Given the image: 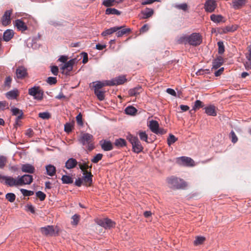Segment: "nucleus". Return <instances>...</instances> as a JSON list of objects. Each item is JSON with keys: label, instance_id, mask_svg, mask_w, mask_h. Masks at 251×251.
<instances>
[{"label": "nucleus", "instance_id": "22", "mask_svg": "<svg viewBox=\"0 0 251 251\" xmlns=\"http://www.w3.org/2000/svg\"><path fill=\"white\" fill-rule=\"evenodd\" d=\"M14 31L12 29H6L3 33V39L4 41H10L14 36Z\"/></svg>", "mask_w": 251, "mask_h": 251}, {"label": "nucleus", "instance_id": "54", "mask_svg": "<svg viewBox=\"0 0 251 251\" xmlns=\"http://www.w3.org/2000/svg\"><path fill=\"white\" fill-rule=\"evenodd\" d=\"M6 157L3 155H0V169H3L6 163Z\"/></svg>", "mask_w": 251, "mask_h": 251}, {"label": "nucleus", "instance_id": "39", "mask_svg": "<svg viewBox=\"0 0 251 251\" xmlns=\"http://www.w3.org/2000/svg\"><path fill=\"white\" fill-rule=\"evenodd\" d=\"M116 3V0H102V4L109 8L111 6L114 5V3Z\"/></svg>", "mask_w": 251, "mask_h": 251}, {"label": "nucleus", "instance_id": "53", "mask_svg": "<svg viewBox=\"0 0 251 251\" xmlns=\"http://www.w3.org/2000/svg\"><path fill=\"white\" fill-rule=\"evenodd\" d=\"M139 135L140 137V138L141 140L145 141L147 143H149L148 141V135L146 134L145 132L144 131H140L139 133Z\"/></svg>", "mask_w": 251, "mask_h": 251}, {"label": "nucleus", "instance_id": "63", "mask_svg": "<svg viewBox=\"0 0 251 251\" xmlns=\"http://www.w3.org/2000/svg\"><path fill=\"white\" fill-rule=\"evenodd\" d=\"M76 120L77 121L78 125H79L80 126H82L83 122H82V115L81 114V113L78 114L76 116Z\"/></svg>", "mask_w": 251, "mask_h": 251}, {"label": "nucleus", "instance_id": "27", "mask_svg": "<svg viewBox=\"0 0 251 251\" xmlns=\"http://www.w3.org/2000/svg\"><path fill=\"white\" fill-rule=\"evenodd\" d=\"M224 17L221 15L212 14L210 16L211 20L215 23H220L221 22H225L224 20Z\"/></svg>", "mask_w": 251, "mask_h": 251}, {"label": "nucleus", "instance_id": "23", "mask_svg": "<svg viewBox=\"0 0 251 251\" xmlns=\"http://www.w3.org/2000/svg\"><path fill=\"white\" fill-rule=\"evenodd\" d=\"M16 26L17 28L22 31L27 29V27L25 24L21 19H17L15 21Z\"/></svg>", "mask_w": 251, "mask_h": 251}, {"label": "nucleus", "instance_id": "52", "mask_svg": "<svg viewBox=\"0 0 251 251\" xmlns=\"http://www.w3.org/2000/svg\"><path fill=\"white\" fill-rule=\"evenodd\" d=\"M38 116L39 117L44 120L48 119L50 117V114L48 112H40L39 113Z\"/></svg>", "mask_w": 251, "mask_h": 251}, {"label": "nucleus", "instance_id": "62", "mask_svg": "<svg viewBox=\"0 0 251 251\" xmlns=\"http://www.w3.org/2000/svg\"><path fill=\"white\" fill-rule=\"evenodd\" d=\"M237 25L227 26L226 27V31L228 32H234L237 29Z\"/></svg>", "mask_w": 251, "mask_h": 251}, {"label": "nucleus", "instance_id": "12", "mask_svg": "<svg viewBox=\"0 0 251 251\" xmlns=\"http://www.w3.org/2000/svg\"><path fill=\"white\" fill-rule=\"evenodd\" d=\"M126 81V79L125 75H120L110 80V82L111 86H114L123 84Z\"/></svg>", "mask_w": 251, "mask_h": 251}, {"label": "nucleus", "instance_id": "25", "mask_svg": "<svg viewBox=\"0 0 251 251\" xmlns=\"http://www.w3.org/2000/svg\"><path fill=\"white\" fill-rule=\"evenodd\" d=\"M105 86H111V83L109 80H105L103 81H98L96 82V84L94 85V87L95 89L99 90L102 87Z\"/></svg>", "mask_w": 251, "mask_h": 251}, {"label": "nucleus", "instance_id": "58", "mask_svg": "<svg viewBox=\"0 0 251 251\" xmlns=\"http://www.w3.org/2000/svg\"><path fill=\"white\" fill-rule=\"evenodd\" d=\"M11 111L12 113V115L17 116L18 114H20L22 110H20L19 108L13 106L11 107Z\"/></svg>", "mask_w": 251, "mask_h": 251}, {"label": "nucleus", "instance_id": "7", "mask_svg": "<svg viewBox=\"0 0 251 251\" xmlns=\"http://www.w3.org/2000/svg\"><path fill=\"white\" fill-rule=\"evenodd\" d=\"M217 7L215 0H206L204 4V8L206 12L212 13Z\"/></svg>", "mask_w": 251, "mask_h": 251}, {"label": "nucleus", "instance_id": "36", "mask_svg": "<svg viewBox=\"0 0 251 251\" xmlns=\"http://www.w3.org/2000/svg\"><path fill=\"white\" fill-rule=\"evenodd\" d=\"M18 95V90L17 89L11 90L7 92L6 97L9 99H15Z\"/></svg>", "mask_w": 251, "mask_h": 251}, {"label": "nucleus", "instance_id": "31", "mask_svg": "<svg viewBox=\"0 0 251 251\" xmlns=\"http://www.w3.org/2000/svg\"><path fill=\"white\" fill-rule=\"evenodd\" d=\"M141 14L143 15V19H147L151 17L153 14L152 9L146 8L144 11H142Z\"/></svg>", "mask_w": 251, "mask_h": 251}, {"label": "nucleus", "instance_id": "48", "mask_svg": "<svg viewBox=\"0 0 251 251\" xmlns=\"http://www.w3.org/2000/svg\"><path fill=\"white\" fill-rule=\"evenodd\" d=\"M20 191L24 196H31L34 194V192L25 189H21Z\"/></svg>", "mask_w": 251, "mask_h": 251}, {"label": "nucleus", "instance_id": "17", "mask_svg": "<svg viewBox=\"0 0 251 251\" xmlns=\"http://www.w3.org/2000/svg\"><path fill=\"white\" fill-rule=\"evenodd\" d=\"M21 170L23 172L32 174L34 172L35 168L32 165L26 163L22 165Z\"/></svg>", "mask_w": 251, "mask_h": 251}, {"label": "nucleus", "instance_id": "56", "mask_svg": "<svg viewBox=\"0 0 251 251\" xmlns=\"http://www.w3.org/2000/svg\"><path fill=\"white\" fill-rule=\"evenodd\" d=\"M72 219H73V221L72 222V225L76 226L78 223L79 216L77 214H75L72 216Z\"/></svg>", "mask_w": 251, "mask_h": 251}, {"label": "nucleus", "instance_id": "42", "mask_svg": "<svg viewBox=\"0 0 251 251\" xmlns=\"http://www.w3.org/2000/svg\"><path fill=\"white\" fill-rule=\"evenodd\" d=\"M204 106L203 103L200 100H196L195 101V104L193 107V110H196L198 109L202 108Z\"/></svg>", "mask_w": 251, "mask_h": 251}, {"label": "nucleus", "instance_id": "15", "mask_svg": "<svg viewBox=\"0 0 251 251\" xmlns=\"http://www.w3.org/2000/svg\"><path fill=\"white\" fill-rule=\"evenodd\" d=\"M76 62V59H72L65 63L64 65L61 68L62 70H66L70 72L73 70V65Z\"/></svg>", "mask_w": 251, "mask_h": 251}, {"label": "nucleus", "instance_id": "45", "mask_svg": "<svg viewBox=\"0 0 251 251\" xmlns=\"http://www.w3.org/2000/svg\"><path fill=\"white\" fill-rule=\"evenodd\" d=\"M211 70L209 69H201L197 71L196 74L197 75H204L205 74H210Z\"/></svg>", "mask_w": 251, "mask_h": 251}, {"label": "nucleus", "instance_id": "2", "mask_svg": "<svg viewBox=\"0 0 251 251\" xmlns=\"http://www.w3.org/2000/svg\"><path fill=\"white\" fill-rule=\"evenodd\" d=\"M168 182L174 189H183L186 186V182L183 179L174 176L169 178Z\"/></svg>", "mask_w": 251, "mask_h": 251}, {"label": "nucleus", "instance_id": "11", "mask_svg": "<svg viewBox=\"0 0 251 251\" xmlns=\"http://www.w3.org/2000/svg\"><path fill=\"white\" fill-rule=\"evenodd\" d=\"M93 138V136L92 135L85 133H83L80 139H79V142L83 145H86L87 144H89L91 142V140Z\"/></svg>", "mask_w": 251, "mask_h": 251}, {"label": "nucleus", "instance_id": "47", "mask_svg": "<svg viewBox=\"0 0 251 251\" xmlns=\"http://www.w3.org/2000/svg\"><path fill=\"white\" fill-rule=\"evenodd\" d=\"M205 240V237L203 236H197L194 241V244L195 245H201L204 241Z\"/></svg>", "mask_w": 251, "mask_h": 251}, {"label": "nucleus", "instance_id": "4", "mask_svg": "<svg viewBox=\"0 0 251 251\" xmlns=\"http://www.w3.org/2000/svg\"><path fill=\"white\" fill-rule=\"evenodd\" d=\"M202 42L201 36L198 33H193L189 35V44L193 46H198Z\"/></svg>", "mask_w": 251, "mask_h": 251}, {"label": "nucleus", "instance_id": "24", "mask_svg": "<svg viewBox=\"0 0 251 251\" xmlns=\"http://www.w3.org/2000/svg\"><path fill=\"white\" fill-rule=\"evenodd\" d=\"M179 160H180L182 163L185 166H193L192 163L194 162V161L192 159H191L190 157L186 156H181L179 158Z\"/></svg>", "mask_w": 251, "mask_h": 251}, {"label": "nucleus", "instance_id": "30", "mask_svg": "<svg viewBox=\"0 0 251 251\" xmlns=\"http://www.w3.org/2000/svg\"><path fill=\"white\" fill-rule=\"evenodd\" d=\"M159 126L158 123L156 121L152 120L150 121L149 127L151 130L154 133L156 132V131L158 129Z\"/></svg>", "mask_w": 251, "mask_h": 251}, {"label": "nucleus", "instance_id": "6", "mask_svg": "<svg viewBox=\"0 0 251 251\" xmlns=\"http://www.w3.org/2000/svg\"><path fill=\"white\" fill-rule=\"evenodd\" d=\"M33 181V177L30 175H24L22 176L17 177V182L19 186L26 184H30Z\"/></svg>", "mask_w": 251, "mask_h": 251}, {"label": "nucleus", "instance_id": "19", "mask_svg": "<svg viewBox=\"0 0 251 251\" xmlns=\"http://www.w3.org/2000/svg\"><path fill=\"white\" fill-rule=\"evenodd\" d=\"M5 183L10 187L13 186H19V183L17 182V179H15L11 176H6L5 179Z\"/></svg>", "mask_w": 251, "mask_h": 251}, {"label": "nucleus", "instance_id": "34", "mask_svg": "<svg viewBox=\"0 0 251 251\" xmlns=\"http://www.w3.org/2000/svg\"><path fill=\"white\" fill-rule=\"evenodd\" d=\"M114 145L117 147L122 148L126 146V142L124 139L120 138L115 140Z\"/></svg>", "mask_w": 251, "mask_h": 251}, {"label": "nucleus", "instance_id": "28", "mask_svg": "<svg viewBox=\"0 0 251 251\" xmlns=\"http://www.w3.org/2000/svg\"><path fill=\"white\" fill-rule=\"evenodd\" d=\"M142 91L141 86H138L132 89H130L128 91V94L130 96H136L140 94Z\"/></svg>", "mask_w": 251, "mask_h": 251}, {"label": "nucleus", "instance_id": "40", "mask_svg": "<svg viewBox=\"0 0 251 251\" xmlns=\"http://www.w3.org/2000/svg\"><path fill=\"white\" fill-rule=\"evenodd\" d=\"M177 140V138L174 135L170 134L167 139V144L169 146H171Z\"/></svg>", "mask_w": 251, "mask_h": 251}, {"label": "nucleus", "instance_id": "14", "mask_svg": "<svg viewBox=\"0 0 251 251\" xmlns=\"http://www.w3.org/2000/svg\"><path fill=\"white\" fill-rule=\"evenodd\" d=\"M203 109L205 113L208 116H216L217 115L216 107L214 105H209L204 107Z\"/></svg>", "mask_w": 251, "mask_h": 251}, {"label": "nucleus", "instance_id": "55", "mask_svg": "<svg viewBox=\"0 0 251 251\" xmlns=\"http://www.w3.org/2000/svg\"><path fill=\"white\" fill-rule=\"evenodd\" d=\"M73 125L70 123H67L64 125V131L67 133H70L72 131Z\"/></svg>", "mask_w": 251, "mask_h": 251}, {"label": "nucleus", "instance_id": "43", "mask_svg": "<svg viewBox=\"0 0 251 251\" xmlns=\"http://www.w3.org/2000/svg\"><path fill=\"white\" fill-rule=\"evenodd\" d=\"M82 163L81 162H78V165L79 166V169L82 171L85 172L84 170L87 169L88 167V162H86L84 160H82Z\"/></svg>", "mask_w": 251, "mask_h": 251}, {"label": "nucleus", "instance_id": "8", "mask_svg": "<svg viewBox=\"0 0 251 251\" xmlns=\"http://www.w3.org/2000/svg\"><path fill=\"white\" fill-rule=\"evenodd\" d=\"M41 232L46 236H54L56 235L53 226H47L41 228Z\"/></svg>", "mask_w": 251, "mask_h": 251}, {"label": "nucleus", "instance_id": "20", "mask_svg": "<svg viewBox=\"0 0 251 251\" xmlns=\"http://www.w3.org/2000/svg\"><path fill=\"white\" fill-rule=\"evenodd\" d=\"M123 27V26L110 27V28L107 29L103 31L101 33V35L103 36H105L108 35L112 34V33L117 31L118 30L122 29Z\"/></svg>", "mask_w": 251, "mask_h": 251}, {"label": "nucleus", "instance_id": "50", "mask_svg": "<svg viewBox=\"0 0 251 251\" xmlns=\"http://www.w3.org/2000/svg\"><path fill=\"white\" fill-rule=\"evenodd\" d=\"M102 154L101 153H98L92 159L91 161L93 163H97L99 161H100L102 157Z\"/></svg>", "mask_w": 251, "mask_h": 251}, {"label": "nucleus", "instance_id": "9", "mask_svg": "<svg viewBox=\"0 0 251 251\" xmlns=\"http://www.w3.org/2000/svg\"><path fill=\"white\" fill-rule=\"evenodd\" d=\"M16 77L18 79H23L27 76V69L24 66H19L16 70Z\"/></svg>", "mask_w": 251, "mask_h": 251}, {"label": "nucleus", "instance_id": "33", "mask_svg": "<svg viewBox=\"0 0 251 251\" xmlns=\"http://www.w3.org/2000/svg\"><path fill=\"white\" fill-rule=\"evenodd\" d=\"M83 175H84L83 180L85 182H89L90 183H92L93 175L91 172H84L83 173Z\"/></svg>", "mask_w": 251, "mask_h": 251}, {"label": "nucleus", "instance_id": "18", "mask_svg": "<svg viewBox=\"0 0 251 251\" xmlns=\"http://www.w3.org/2000/svg\"><path fill=\"white\" fill-rule=\"evenodd\" d=\"M77 160L74 158H70L65 163V167L67 169H71L75 168L77 165Z\"/></svg>", "mask_w": 251, "mask_h": 251}, {"label": "nucleus", "instance_id": "32", "mask_svg": "<svg viewBox=\"0 0 251 251\" xmlns=\"http://www.w3.org/2000/svg\"><path fill=\"white\" fill-rule=\"evenodd\" d=\"M126 114L129 115H134L137 112V109L133 106H128L125 109Z\"/></svg>", "mask_w": 251, "mask_h": 251}, {"label": "nucleus", "instance_id": "57", "mask_svg": "<svg viewBox=\"0 0 251 251\" xmlns=\"http://www.w3.org/2000/svg\"><path fill=\"white\" fill-rule=\"evenodd\" d=\"M47 82L50 85H53L56 83L57 79L55 77L50 76L48 78Z\"/></svg>", "mask_w": 251, "mask_h": 251}, {"label": "nucleus", "instance_id": "41", "mask_svg": "<svg viewBox=\"0 0 251 251\" xmlns=\"http://www.w3.org/2000/svg\"><path fill=\"white\" fill-rule=\"evenodd\" d=\"M131 31V29L129 28L119 29L117 31L116 35L117 37H122L127 32H129Z\"/></svg>", "mask_w": 251, "mask_h": 251}, {"label": "nucleus", "instance_id": "49", "mask_svg": "<svg viewBox=\"0 0 251 251\" xmlns=\"http://www.w3.org/2000/svg\"><path fill=\"white\" fill-rule=\"evenodd\" d=\"M249 53L248 55H247V58L248 60L249 61L250 63L246 64L245 65L246 68H250L251 67V46H250L249 47V50H248Z\"/></svg>", "mask_w": 251, "mask_h": 251}, {"label": "nucleus", "instance_id": "13", "mask_svg": "<svg viewBox=\"0 0 251 251\" xmlns=\"http://www.w3.org/2000/svg\"><path fill=\"white\" fill-rule=\"evenodd\" d=\"M100 144L101 149L104 151H109L113 149V145L110 141L101 140L100 141Z\"/></svg>", "mask_w": 251, "mask_h": 251}, {"label": "nucleus", "instance_id": "61", "mask_svg": "<svg viewBox=\"0 0 251 251\" xmlns=\"http://www.w3.org/2000/svg\"><path fill=\"white\" fill-rule=\"evenodd\" d=\"M81 54L82 55V57H83V59H82V63L83 64H86L88 62V54L87 53L85 52H82L81 53Z\"/></svg>", "mask_w": 251, "mask_h": 251}, {"label": "nucleus", "instance_id": "5", "mask_svg": "<svg viewBox=\"0 0 251 251\" xmlns=\"http://www.w3.org/2000/svg\"><path fill=\"white\" fill-rule=\"evenodd\" d=\"M97 224L105 229H110L114 227L116 225L114 221L108 218L99 219L97 222Z\"/></svg>", "mask_w": 251, "mask_h": 251}, {"label": "nucleus", "instance_id": "21", "mask_svg": "<svg viewBox=\"0 0 251 251\" xmlns=\"http://www.w3.org/2000/svg\"><path fill=\"white\" fill-rule=\"evenodd\" d=\"M247 0H233L232 1V7L234 9H239L244 6Z\"/></svg>", "mask_w": 251, "mask_h": 251}, {"label": "nucleus", "instance_id": "29", "mask_svg": "<svg viewBox=\"0 0 251 251\" xmlns=\"http://www.w3.org/2000/svg\"><path fill=\"white\" fill-rule=\"evenodd\" d=\"M177 43L179 44H189V35L183 34L178 37L176 41Z\"/></svg>", "mask_w": 251, "mask_h": 251}, {"label": "nucleus", "instance_id": "60", "mask_svg": "<svg viewBox=\"0 0 251 251\" xmlns=\"http://www.w3.org/2000/svg\"><path fill=\"white\" fill-rule=\"evenodd\" d=\"M230 136L231 138V141L233 143H236L238 141V138L235 132L232 130L230 132Z\"/></svg>", "mask_w": 251, "mask_h": 251}, {"label": "nucleus", "instance_id": "46", "mask_svg": "<svg viewBox=\"0 0 251 251\" xmlns=\"http://www.w3.org/2000/svg\"><path fill=\"white\" fill-rule=\"evenodd\" d=\"M217 45L218 46V53L222 54L225 51V46L223 41H220L218 42Z\"/></svg>", "mask_w": 251, "mask_h": 251}, {"label": "nucleus", "instance_id": "3", "mask_svg": "<svg viewBox=\"0 0 251 251\" xmlns=\"http://www.w3.org/2000/svg\"><path fill=\"white\" fill-rule=\"evenodd\" d=\"M28 94L33 97L34 99L41 100L43 98L44 91L38 86H34L28 89Z\"/></svg>", "mask_w": 251, "mask_h": 251}, {"label": "nucleus", "instance_id": "16", "mask_svg": "<svg viewBox=\"0 0 251 251\" xmlns=\"http://www.w3.org/2000/svg\"><path fill=\"white\" fill-rule=\"evenodd\" d=\"M224 63V59L222 56H218L212 61V69H217Z\"/></svg>", "mask_w": 251, "mask_h": 251}, {"label": "nucleus", "instance_id": "38", "mask_svg": "<svg viewBox=\"0 0 251 251\" xmlns=\"http://www.w3.org/2000/svg\"><path fill=\"white\" fill-rule=\"evenodd\" d=\"M94 93L97 96L98 99L102 101L104 100V92L98 89H94Z\"/></svg>", "mask_w": 251, "mask_h": 251}, {"label": "nucleus", "instance_id": "51", "mask_svg": "<svg viewBox=\"0 0 251 251\" xmlns=\"http://www.w3.org/2000/svg\"><path fill=\"white\" fill-rule=\"evenodd\" d=\"M35 194L36 196L38 197L41 201H44L46 197V195L41 191L36 192Z\"/></svg>", "mask_w": 251, "mask_h": 251}, {"label": "nucleus", "instance_id": "59", "mask_svg": "<svg viewBox=\"0 0 251 251\" xmlns=\"http://www.w3.org/2000/svg\"><path fill=\"white\" fill-rule=\"evenodd\" d=\"M50 71L53 75H57L58 73V68L57 66H50Z\"/></svg>", "mask_w": 251, "mask_h": 251}, {"label": "nucleus", "instance_id": "37", "mask_svg": "<svg viewBox=\"0 0 251 251\" xmlns=\"http://www.w3.org/2000/svg\"><path fill=\"white\" fill-rule=\"evenodd\" d=\"M61 180L63 184H71L73 182V178L68 175H63L61 178Z\"/></svg>", "mask_w": 251, "mask_h": 251}, {"label": "nucleus", "instance_id": "10", "mask_svg": "<svg viewBox=\"0 0 251 251\" xmlns=\"http://www.w3.org/2000/svg\"><path fill=\"white\" fill-rule=\"evenodd\" d=\"M12 13V9L6 10L4 12V14L3 15L1 19V24L3 25L6 26L10 24V15Z\"/></svg>", "mask_w": 251, "mask_h": 251}, {"label": "nucleus", "instance_id": "35", "mask_svg": "<svg viewBox=\"0 0 251 251\" xmlns=\"http://www.w3.org/2000/svg\"><path fill=\"white\" fill-rule=\"evenodd\" d=\"M121 13V11L114 8H107L105 10V14L106 15H120Z\"/></svg>", "mask_w": 251, "mask_h": 251}, {"label": "nucleus", "instance_id": "64", "mask_svg": "<svg viewBox=\"0 0 251 251\" xmlns=\"http://www.w3.org/2000/svg\"><path fill=\"white\" fill-rule=\"evenodd\" d=\"M12 81V78L10 76H7L4 81V86L9 87Z\"/></svg>", "mask_w": 251, "mask_h": 251}, {"label": "nucleus", "instance_id": "26", "mask_svg": "<svg viewBox=\"0 0 251 251\" xmlns=\"http://www.w3.org/2000/svg\"><path fill=\"white\" fill-rule=\"evenodd\" d=\"M47 174L50 176H53L56 173V168L52 165L49 164L46 166Z\"/></svg>", "mask_w": 251, "mask_h": 251}, {"label": "nucleus", "instance_id": "1", "mask_svg": "<svg viewBox=\"0 0 251 251\" xmlns=\"http://www.w3.org/2000/svg\"><path fill=\"white\" fill-rule=\"evenodd\" d=\"M126 139L131 144L133 152L139 153L143 151V147L137 137L129 134L126 136Z\"/></svg>", "mask_w": 251, "mask_h": 251}, {"label": "nucleus", "instance_id": "44", "mask_svg": "<svg viewBox=\"0 0 251 251\" xmlns=\"http://www.w3.org/2000/svg\"><path fill=\"white\" fill-rule=\"evenodd\" d=\"M5 198L9 202H13L16 199V195L13 193H8L5 195Z\"/></svg>", "mask_w": 251, "mask_h": 251}]
</instances>
